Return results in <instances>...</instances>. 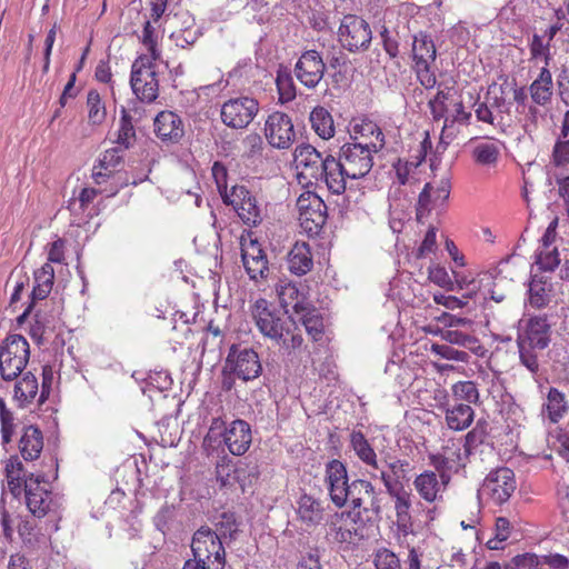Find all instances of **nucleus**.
Segmentation results:
<instances>
[{
	"label": "nucleus",
	"mask_w": 569,
	"mask_h": 569,
	"mask_svg": "<svg viewBox=\"0 0 569 569\" xmlns=\"http://www.w3.org/2000/svg\"><path fill=\"white\" fill-rule=\"evenodd\" d=\"M430 351L433 355L447 360L467 362L469 359V355L466 351L457 350L448 345L432 343L430 347Z\"/></svg>",
	"instance_id": "48"
},
{
	"label": "nucleus",
	"mask_w": 569,
	"mask_h": 569,
	"mask_svg": "<svg viewBox=\"0 0 569 569\" xmlns=\"http://www.w3.org/2000/svg\"><path fill=\"white\" fill-rule=\"evenodd\" d=\"M313 266L310 247L306 242H297L288 253V269L291 273L303 276Z\"/></svg>",
	"instance_id": "31"
},
{
	"label": "nucleus",
	"mask_w": 569,
	"mask_h": 569,
	"mask_svg": "<svg viewBox=\"0 0 569 569\" xmlns=\"http://www.w3.org/2000/svg\"><path fill=\"white\" fill-rule=\"evenodd\" d=\"M436 231L437 229L435 227H430L428 229L425 239L421 246L419 247L418 257H423L425 254L430 253L436 249Z\"/></svg>",
	"instance_id": "58"
},
{
	"label": "nucleus",
	"mask_w": 569,
	"mask_h": 569,
	"mask_svg": "<svg viewBox=\"0 0 569 569\" xmlns=\"http://www.w3.org/2000/svg\"><path fill=\"white\" fill-rule=\"evenodd\" d=\"M351 446L358 458L367 466L372 467L375 470H379L380 466L377 461V455L373 448L370 446L363 433L360 431H353L351 433Z\"/></svg>",
	"instance_id": "37"
},
{
	"label": "nucleus",
	"mask_w": 569,
	"mask_h": 569,
	"mask_svg": "<svg viewBox=\"0 0 569 569\" xmlns=\"http://www.w3.org/2000/svg\"><path fill=\"white\" fill-rule=\"evenodd\" d=\"M24 497L26 505L32 516L39 519L48 516L51 518L49 521L52 522L50 530L57 531L59 529L57 519L52 517L56 502L49 483L46 482L42 473L36 476L30 472L29 481L26 482Z\"/></svg>",
	"instance_id": "5"
},
{
	"label": "nucleus",
	"mask_w": 569,
	"mask_h": 569,
	"mask_svg": "<svg viewBox=\"0 0 569 569\" xmlns=\"http://www.w3.org/2000/svg\"><path fill=\"white\" fill-rule=\"evenodd\" d=\"M297 512L300 521L307 526H317L325 518L323 501L310 495H302L298 500Z\"/></svg>",
	"instance_id": "28"
},
{
	"label": "nucleus",
	"mask_w": 569,
	"mask_h": 569,
	"mask_svg": "<svg viewBox=\"0 0 569 569\" xmlns=\"http://www.w3.org/2000/svg\"><path fill=\"white\" fill-rule=\"evenodd\" d=\"M551 340V325L546 316H535L528 319L523 332L518 335L517 346L519 358L531 373L539 371L538 356Z\"/></svg>",
	"instance_id": "2"
},
{
	"label": "nucleus",
	"mask_w": 569,
	"mask_h": 569,
	"mask_svg": "<svg viewBox=\"0 0 569 569\" xmlns=\"http://www.w3.org/2000/svg\"><path fill=\"white\" fill-rule=\"evenodd\" d=\"M302 342H303V339H302L301 335L295 333L292 331V327H290V333L289 335H284L283 339L280 340L279 345H282V347L286 350L292 351V350H296V349L300 348Z\"/></svg>",
	"instance_id": "62"
},
{
	"label": "nucleus",
	"mask_w": 569,
	"mask_h": 569,
	"mask_svg": "<svg viewBox=\"0 0 569 569\" xmlns=\"http://www.w3.org/2000/svg\"><path fill=\"white\" fill-rule=\"evenodd\" d=\"M299 313H296L297 320L305 326L307 332L312 336L315 340H318L323 332L322 317L311 302L306 307L299 306Z\"/></svg>",
	"instance_id": "35"
},
{
	"label": "nucleus",
	"mask_w": 569,
	"mask_h": 569,
	"mask_svg": "<svg viewBox=\"0 0 569 569\" xmlns=\"http://www.w3.org/2000/svg\"><path fill=\"white\" fill-rule=\"evenodd\" d=\"M530 51L532 58L543 57L547 61L549 57V41L547 43H543L542 38L540 36L533 34L530 43Z\"/></svg>",
	"instance_id": "56"
},
{
	"label": "nucleus",
	"mask_w": 569,
	"mask_h": 569,
	"mask_svg": "<svg viewBox=\"0 0 569 569\" xmlns=\"http://www.w3.org/2000/svg\"><path fill=\"white\" fill-rule=\"evenodd\" d=\"M487 426L488 423L486 420H478L475 428L466 435L465 451L467 453H470L472 449L485 441L487 436Z\"/></svg>",
	"instance_id": "47"
},
{
	"label": "nucleus",
	"mask_w": 569,
	"mask_h": 569,
	"mask_svg": "<svg viewBox=\"0 0 569 569\" xmlns=\"http://www.w3.org/2000/svg\"><path fill=\"white\" fill-rule=\"evenodd\" d=\"M34 282H36V284L31 292V302H30V303H32V306L34 305V302L37 300L46 299L48 297V295L50 293L52 286H53L52 282H47L44 280H34Z\"/></svg>",
	"instance_id": "55"
},
{
	"label": "nucleus",
	"mask_w": 569,
	"mask_h": 569,
	"mask_svg": "<svg viewBox=\"0 0 569 569\" xmlns=\"http://www.w3.org/2000/svg\"><path fill=\"white\" fill-rule=\"evenodd\" d=\"M154 133L163 142L177 143L184 134L180 117L172 111H161L154 118Z\"/></svg>",
	"instance_id": "22"
},
{
	"label": "nucleus",
	"mask_w": 569,
	"mask_h": 569,
	"mask_svg": "<svg viewBox=\"0 0 569 569\" xmlns=\"http://www.w3.org/2000/svg\"><path fill=\"white\" fill-rule=\"evenodd\" d=\"M299 222L309 234H318L327 221V206L313 192H305L297 199Z\"/></svg>",
	"instance_id": "10"
},
{
	"label": "nucleus",
	"mask_w": 569,
	"mask_h": 569,
	"mask_svg": "<svg viewBox=\"0 0 569 569\" xmlns=\"http://www.w3.org/2000/svg\"><path fill=\"white\" fill-rule=\"evenodd\" d=\"M352 132L355 133V140H361L358 143L370 147L371 144L381 143V150L385 148V134L380 127L372 120L361 119L355 122L352 126Z\"/></svg>",
	"instance_id": "33"
},
{
	"label": "nucleus",
	"mask_w": 569,
	"mask_h": 569,
	"mask_svg": "<svg viewBox=\"0 0 569 569\" xmlns=\"http://www.w3.org/2000/svg\"><path fill=\"white\" fill-rule=\"evenodd\" d=\"M440 477L441 482L438 480V476L433 471H425L415 479L413 486L416 490L427 502L436 501L445 490L446 485L449 481V476L442 473Z\"/></svg>",
	"instance_id": "23"
},
{
	"label": "nucleus",
	"mask_w": 569,
	"mask_h": 569,
	"mask_svg": "<svg viewBox=\"0 0 569 569\" xmlns=\"http://www.w3.org/2000/svg\"><path fill=\"white\" fill-rule=\"evenodd\" d=\"M446 423L453 431H462L470 427L475 419V410L470 405L456 403L445 411Z\"/></svg>",
	"instance_id": "32"
},
{
	"label": "nucleus",
	"mask_w": 569,
	"mask_h": 569,
	"mask_svg": "<svg viewBox=\"0 0 569 569\" xmlns=\"http://www.w3.org/2000/svg\"><path fill=\"white\" fill-rule=\"evenodd\" d=\"M345 167L339 159L327 154V163L322 170V177L328 190L333 194H342L347 189V179Z\"/></svg>",
	"instance_id": "24"
},
{
	"label": "nucleus",
	"mask_w": 569,
	"mask_h": 569,
	"mask_svg": "<svg viewBox=\"0 0 569 569\" xmlns=\"http://www.w3.org/2000/svg\"><path fill=\"white\" fill-rule=\"evenodd\" d=\"M223 441L232 455L246 453L252 441L250 425L242 419L233 420L224 429Z\"/></svg>",
	"instance_id": "21"
},
{
	"label": "nucleus",
	"mask_w": 569,
	"mask_h": 569,
	"mask_svg": "<svg viewBox=\"0 0 569 569\" xmlns=\"http://www.w3.org/2000/svg\"><path fill=\"white\" fill-rule=\"evenodd\" d=\"M130 84L139 100L152 102L157 99L159 91L157 72L148 59L140 58L133 62Z\"/></svg>",
	"instance_id": "11"
},
{
	"label": "nucleus",
	"mask_w": 569,
	"mask_h": 569,
	"mask_svg": "<svg viewBox=\"0 0 569 569\" xmlns=\"http://www.w3.org/2000/svg\"><path fill=\"white\" fill-rule=\"evenodd\" d=\"M516 488L513 471L509 468H498L487 475L478 490V497L501 506L510 499Z\"/></svg>",
	"instance_id": "8"
},
{
	"label": "nucleus",
	"mask_w": 569,
	"mask_h": 569,
	"mask_svg": "<svg viewBox=\"0 0 569 569\" xmlns=\"http://www.w3.org/2000/svg\"><path fill=\"white\" fill-rule=\"evenodd\" d=\"M264 136L272 147L288 149L296 137L291 118L280 111L272 112L266 120Z\"/></svg>",
	"instance_id": "16"
},
{
	"label": "nucleus",
	"mask_w": 569,
	"mask_h": 569,
	"mask_svg": "<svg viewBox=\"0 0 569 569\" xmlns=\"http://www.w3.org/2000/svg\"><path fill=\"white\" fill-rule=\"evenodd\" d=\"M315 132L322 139L328 140L335 134L333 119L330 112L321 106L313 108L309 117Z\"/></svg>",
	"instance_id": "36"
},
{
	"label": "nucleus",
	"mask_w": 569,
	"mask_h": 569,
	"mask_svg": "<svg viewBox=\"0 0 569 569\" xmlns=\"http://www.w3.org/2000/svg\"><path fill=\"white\" fill-rule=\"evenodd\" d=\"M541 561L552 569H566L569 566V559L559 553L543 556Z\"/></svg>",
	"instance_id": "61"
},
{
	"label": "nucleus",
	"mask_w": 569,
	"mask_h": 569,
	"mask_svg": "<svg viewBox=\"0 0 569 569\" xmlns=\"http://www.w3.org/2000/svg\"><path fill=\"white\" fill-rule=\"evenodd\" d=\"M122 161V156L118 148L106 150L99 160V168L112 172Z\"/></svg>",
	"instance_id": "50"
},
{
	"label": "nucleus",
	"mask_w": 569,
	"mask_h": 569,
	"mask_svg": "<svg viewBox=\"0 0 569 569\" xmlns=\"http://www.w3.org/2000/svg\"><path fill=\"white\" fill-rule=\"evenodd\" d=\"M330 499L338 508L349 505L357 515L366 513L368 520L379 517L381 500L370 481L356 479L349 483L346 466L337 459L331 460L326 468Z\"/></svg>",
	"instance_id": "1"
},
{
	"label": "nucleus",
	"mask_w": 569,
	"mask_h": 569,
	"mask_svg": "<svg viewBox=\"0 0 569 569\" xmlns=\"http://www.w3.org/2000/svg\"><path fill=\"white\" fill-rule=\"evenodd\" d=\"M455 399L466 401V405L479 402V391L473 381H458L452 386Z\"/></svg>",
	"instance_id": "45"
},
{
	"label": "nucleus",
	"mask_w": 569,
	"mask_h": 569,
	"mask_svg": "<svg viewBox=\"0 0 569 569\" xmlns=\"http://www.w3.org/2000/svg\"><path fill=\"white\" fill-rule=\"evenodd\" d=\"M440 337L442 340L451 345H457L469 349H473L478 345V339L475 336L458 329L441 330Z\"/></svg>",
	"instance_id": "46"
},
{
	"label": "nucleus",
	"mask_w": 569,
	"mask_h": 569,
	"mask_svg": "<svg viewBox=\"0 0 569 569\" xmlns=\"http://www.w3.org/2000/svg\"><path fill=\"white\" fill-rule=\"evenodd\" d=\"M194 560L202 569H223L226 552L218 533L210 528L198 529L191 542Z\"/></svg>",
	"instance_id": "4"
},
{
	"label": "nucleus",
	"mask_w": 569,
	"mask_h": 569,
	"mask_svg": "<svg viewBox=\"0 0 569 569\" xmlns=\"http://www.w3.org/2000/svg\"><path fill=\"white\" fill-rule=\"evenodd\" d=\"M223 203L232 206L239 218L248 227H256L262 221L258 201L244 186H233L230 194L224 196Z\"/></svg>",
	"instance_id": "15"
},
{
	"label": "nucleus",
	"mask_w": 569,
	"mask_h": 569,
	"mask_svg": "<svg viewBox=\"0 0 569 569\" xmlns=\"http://www.w3.org/2000/svg\"><path fill=\"white\" fill-rule=\"evenodd\" d=\"M412 57L415 68L421 84L426 88H432L436 84V77L430 72V64L435 62L437 50L432 39L420 32L413 38Z\"/></svg>",
	"instance_id": "12"
},
{
	"label": "nucleus",
	"mask_w": 569,
	"mask_h": 569,
	"mask_svg": "<svg viewBox=\"0 0 569 569\" xmlns=\"http://www.w3.org/2000/svg\"><path fill=\"white\" fill-rule=\"evenodd\" d=\"M39 393V385L31 371L23 372L18 379L13 389V400L21 408L28 407Z\"/></svg>",
	"instance_id": "27"
},
{
	"label": "nucleus",
	"mask_w": 569,
	"mask_h": 569,
	"mask_svg": "<svg viewBox=\"0 0 569 569\" xmlns=\"http://www.w3.org/2000/svg\"><path fill=\"white\" fill-rule=\"evenodd\" d=\"M218 536L220 540L226 537L232 538L237 532V525L234 515L231 512H223L220 515L218 522L216 523Z\"/></svg>",
	"instance_id": "49"
},
{
	"label": "nucleus",
	"mask_w": 569,
	"mask_h": 569,
	"mask_svg": "<svg viewBox=\"0 0 569 569\" xmlns=\"http://www.w3.org/2000/svg\"><path fill=\"white\" fill-rule=\"evenodd\" d=\"M537 264L545 271H552L560 263L558 250L555 248L551 251L541 250L537 256Z\"/></svg>",
	"instance_id": "51"
},
{
	"label": "nucleus",
	"mask_w": 569,
	"mask_h": 569,
	"mask_svg": "<svg viewBox=\"0 0 569 569\" xmlns=\"http://www.w3.org/2000/svg\"><path fill=\"white\" fill-rule=\"evenodd\" d=\"M381 38H382L383 49H385L386 53L391 59L397 58L398 53H399L398 41L395 38L390 37L387 30L381 32Z\"/></svg>",
	"instance_id": "63"
},
{
	"label": "nucleus",
	"mask_w": 569,
	"mask_h": 569,
	"mask_svg": "<svg viewBox=\"0 0 569 569\" xmlns=\"http://www.w3.org/2000/svg\"><path fill=\"white\" fill-rule=\"evenodd\" d=\"M328 535L335 542L338 543L351 542L353 537V533L350 529L337 526L335 523H331Z\"/></svg>",
	"instance_id": "57"
},
{
	"label": "nucleus",
	"mask_w": 569,
	"mask_h": 569,
	"mask_svg": "<svg viewBox=\"0 0 569 569\" xmlns=\"http://www.w3.org/2000/svg\"><path fill=\"white\" fill-rule=\"evenodd\" d=\"M377 569H400L398 557L388 550L379 552L376 558Z\"/></svg>",
	"instance_id": "53"
},
{
	"label": "nucleus",
	"mask_w": 569,
	"mask_h": 569,
	"mask_svg": "<svg viewBox=\"0 0 569 569\" xmlns=\"http://www.w3.org/2000/svg\"><path fill=\"white\" fill-rule=\"evenodd\" d=\"M381 151V143L361 144L357 142L345 143L340 148L339 160L345 167V174L349 179H360L367 176L372 166V153Z\"/></svg>",
	"instance_id": "6"
},
{
	"label": "nucleus",
	"mask_w": 569,
	"mask_h": 569,
	"mask_svg": "<svg viewBox=\"0 0 569 569\" xmlns=\"http://www.w3.org/2000/svg\"><path fill=\"white\" fill-rule=\"evenodd\" d=\"M228 370L237 378L249 381L260 376L262 366L258 353L252 348L240 349L233 345L226 358V371Z\"/></svg>",
	"instance_id": "14"
},
{
	"label": "nucleus",
	"mask_w": 569,
	"mask_h": 569,
	"mask_svg": "<svg viewBox=\"0 0 569 569\" xmlns=\"http://www.w3.org/2000/svg\"><path fill=\"white\" fill-rule=\"evenodd\" d=\"M212 176L216 180L218 191L224 201V196L230 194L227 187V170L220 162H214L212 166Z\"/></svg>",
	"instance_id": "52"
},
{
	"label": "nucleus",
	"mask_w": 569,
	"mask_h": 569,
	"mask_svg": "<svg viewBox=\"0 0 569 569\" xmlns=\"http://www.w3.org/2000/svg\"><path fill=\"white\" fill-rule=\"evenodd\" d=\"M475 113L479 121H482V122H486L489 124L495 123L493 122L495 121L493 113L487 102H476L475 103Z\"/></svg>",
	"instance_id": "60"
},
{
	"label": "nucleus",
	"mask_w": 569,
	"mask_h": 569,
	"mask_svg": "<svg viewBox=\"0 0 569 569\" xmlns=\"http://www.w3.org/2000/svg\"><path fill=\"white\" fill-rule=\"evenodd\" d=\"M500 157V149L495 142H480L472 149V158L482 167H495Z\"/></svg>",
	"instance_id": "39"
},
{
	"label": "nucleus",
	"mask_w": 569,
	"mask_h": 569,
	"mask_svg": "<svg viewBox=\"0 0 569 569\" xmlns=\"http://www.w3.org/2000/svg\"><path fill=\"white\" fill-rule=\"evenodd\" d=\"M276 291L284 313L289 315V307L293 313H299V306L306 307L310 301L299 291L296 283L289 280H280L276 286Z\"/></svg>",
	"instance_id": "25"
},
{
	"label": "nucleus",
	"mask_w": 569,
	"mask_h": 569,
	"mask_svg": "<svg viewBox=\"0 0 569 569\" xmlns=\"http://www.w3.org/2000/svg\"><path fill=\"white\" fill-rule=\"evenodd\" d=\"M552 157L557 166L569 163V110L565 113L560 134L553 147Z\"/></svg>",
	"instance_id": "38"
},
{
	"label": "nucleus",
	"mask_w": 569,
	"mask_h": 569,
	"mask_svg": "<svg viewBox=\"0 0 569 569\" xmlns=\"http://www.w3.org/2000/svg\"><path fill=\"white\" fill-rule=\"evenodd\" d=\"M279 98L282 102H289L296 98V86L288 70H279L276 78Z\"/></svg>",
	"instance_id": "44"
},
{
	"label": "nucleus",
	"mask_w": 569,
	"mask_h": 569,
	"mask_svg": "<svg viewBox=\"0 0 569 569\" xmlns=\"http://www.w3.org/2000/svg\"><path fill=\"white\" fill-rule=\"evenodd\" d=\"M88 118L92 124H100L106 119V108L97 90H90L87 97Z\"/></svg>",
	"instance_id": "43"
},
{
	"label": "nucleus",
	"mask_w": 569,
	"mask_h": 569,
	"mask_svg": "<svg viewBox=\"0 0 569 569\" xmlns=\"http://www.w3.org/2000/svg\"><path fill=\"white\" fill-rule=\"evenodd\" d=\"M241 259L246 272L251 280L263 279L268 273V258L261 244L256 240L249 238L248 240L241 238Z\"/></svg>",
	"instance_id": "20"
},
{
	"label": "nucleus",
	"mask_w": 569,
	"mask_h": 569,
	"mask_svg": "<svg viewBox=\"0 0 569 569\" xmlns=\"http://www.w3.org/2000/svg\"><path fill=\"white\" fill-rule=\"evenodd\" d=\"M259 478L258 465L253 461H240L232 469V479L239 483L242 491L252 486Z\"/></svg>",
	"instance_id": "40"
},
{
	"label": "nucleus",
	"mask_w": 569,
	"mask_h": 569,
	"mask_svg": "<svg viewBox=\"0 0 569 569\" xmlns=\"http://www.w3.org/2000/svg\"><path fill=\"white\" fill-rule=\"evenodd\" d=\"M30 359V347L21 335H9L0 345V377L4 381L18 379Z\"/></svg>",
	"instance_id": "3"
},
{
	"label": "nucleus",
	"mask_w": 569,
	"mask_h": 569,
	"mask_svg": "<svg viewBox=\"0 0 569 569\" xmlns=\"http://www.w3.org/2000/svg\"><path fill=\"white\" fill-rule=\"evenodd\" d=\"M542 411L551 423H558L569 411V403L566 395L555 387H550Z\"/></svg>",
	"instance_id": "29"
},
{
	"label": "nucleus",
	"mask_w": 569,
	"mask_h": 569,
	"mask_svg": "<svg viewBox=\"0 0 569 569\" xmlns=\"http://www.w3.org/2000/svg\"><path fill=\"white\" fill-rule=\"evenodd\" d=\"M293 156L300 179L320 180L322 170L327 163V156L323 157L322 153L311 144L298 146Z\"/></svg>",
	"instance_id": "19"
},
{
	"label": "nucleus",
	"mask_w": 569,
	"mask_h": 569,
	"mask_svg": "<svg viewBox=\"0 0 569 569\" xmlns=\"http://www.w3.org/2000/svg\"><path fill=\"white\" fill-rule=\"evenodd\" d=\"M297 569H322L319 556L317 553H308L298 562Z\"/></svg>",
	"instance_id": "64"
},
{
	"label": "nucleus",
	"mask_w": 569,
	"mask_h": 569,
	"mask_svg": "<svg viewBox=\"0 0 569 569\" xmlns=\"http://www.w3.org/2000/svg\"><path fill=\"white\" fill-rule=\"evenodd\" d=\"M43 448V437L39 428L27 426L19 441V450L24 460L39 458Z\"/></svg>",
	"instance_id": "30"
},
{
	"label": "nucleus",
	"mask_w": 569,
	"mask_h": 569,
	"mask_svg": "<svg viewBox=\"0 0 569 569\" xmlns=\"http://www.w3.org/2000/svg\"><path fill=\"white\" fill-rule=\"evenodd\" d=\"M513 562L520 568L536 569L540 562L539 557L535 553H523L513 557Z\"/></svg>",
	"instance_id": "59"
},
{
	"label": "nucleus",
	"mask_w": 569,
	"mask_h": 569,
	"mask_svg": "<svg viewBox=\"0 0 569 569\" xmlns=\"http://www.w3.org/2000/svg\"><path fill=\"white\" fill-rule=\"evenodd\" d=\"M450 178L443 177L436 184L428 182L419 194L417 206V220L422 221L432 208H442L450 196Z\"/></svg>",
	"instance_id": "18"
},
{
	"label": "nucleus",
	"mask_w": 569,
	"mask_h": 569,
	"mask_svg": "<svg viewBox=\"0 0 569 569\" xmlns=\"http://www.w3.org/2000/svg\"><path fill=\"white\" fill-rule=\"evenodd\" d=\"M29 476L24 470L23 463L17 456H12L6 463V478L8 489L13 497L18 498L22 491L26 490V482L29 481Z\"/></svg>",
	"instance_id": "26"
},
{
	"label": "nucleus",
	"mask_w": 569,
	"mask_h": 569,
	"mask_svg": "<svg viewBox=\"0 0 569 569\" xmlns=\"http://www.w3.org/2000/svg\"><path fill=\"white\" fill-rule=\"evenodd\" d=\"M550 284L537 279H532L529 287L530 306L540 309L550 301Z\"/></svg>",
	"instance_id": "41"
},
{
	"label": "nucleus",
	"mask_w": 569,
	"mask_h": 569,
	"mask_svg": "<svg viewBox=\"0 0 569 569\" xmlns=\"http://www.w3.org/2000/svg\"><path fill=\"white\" fill-rule=\"evenodd\" d=\"M326 63L317 50H307L295 64V76L308 89H315L322 80Z\"/></svg>",
	"instance_id": "17"
},
{
	"label": "nucleus",
	"mask_w": 569,
	"mask_h": 569,
	"mask_svg": "<svg viewBox=\"0 0 569 569\" xmlns=\"http://www.w3.org/2000/svg\"><path fill=\"white\" fill-rule=\"evenodd\" d=\"M121 113L122 117L116 142L124 149H128L136 141V131L132 123L133 118L123 107L121 109Z\"/></svg>",
	"instance_id": "42"
},
{
	"label": "nucleus",
	"mask_w": 569,
	"mask_h": 569,
	"mask_svg": "<svg viewBox=\"0 0 569 569\" xmlns=\"http://www.w3.org/2000/svg\"><path fill=\"white\" fill-rule=\"evenodd\" d=\"M0 422L2 443L7 445L11 441L14 431L13 413L9 412L0 416Z\"/></svg>",
	"instance_id": "54"
},
{
	"label": "nucleus",
	"mask_w": 569,
	"mask_h": 569,
	"mask_svg": "<svg viewBox=\"0 0 569 569\" xmlns=\"http://www.w3.org/2000/svg\"><path fill=\"white\" fill-rule=\"evenodd\" d=\"M338 36L341 46L350 52L368 50L372 39L369 23L356 14L343 17Z\"/></svg>",
	"instance_id": "9"
},
{
	"label": "nucleus",
	"mask_w": 569,
	"mask_h": 569,
	"mask_svg": "<svg viewBox=\"0 0 569 569\" xmlns=\"http://www.w3.org/2000/svg\"><path fill=\"white\" fill-rule=\"evenodd\" d=\"M532 101L546 106L552 96V76L547 68H542L539 77L529 87Z\"/></svg>",
	"instance_id": "34"
},
{
	"label": "nucleus",
	"mask_w": 569,
	"mask_h": 569,
	"mask_svg": "<svg viewBox=\"0 0 569 569\" xmlns=\"http://www.w3.org/2000/svg\"><path fill=\"white\" fill-rule=\"evenodd\" d=\"M259 111V102L251 97L229 99L221 107L222 122L232 129H243L249 126Z\"/></svg>",
	"instance_id": "13"
},
{
	"label": "nucleus",
	"mask_w": 569,
	"mask_h": 569,
	"mask_svg": "<svg viewBox=\"0 0 569 569\" xmlns=\"http://www.w3.org/2000/svg\"><path fill=\"white\" fill-rule=\"evenodd\" d=\"M252 317L259 331L277 343H280L283 336L290 333V327L295 326V320L290 316L284 317L279 311L271 310L264 299L256 301Z\"/></svg>",
	"instance_id": "7"
}]
</instances>
